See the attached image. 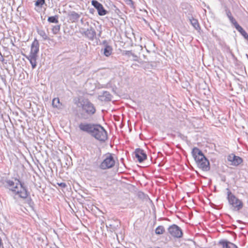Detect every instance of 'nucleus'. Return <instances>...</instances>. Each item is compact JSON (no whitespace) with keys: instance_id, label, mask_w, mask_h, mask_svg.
<instances>
[{"instance_id":"2eb2a0df","label":"nucleus","mask_w":248,"mask_h":248,"mask_svg":"<svg viewBox=\"0 0 248 248\" xmlns=\"http://www.w3.org/2000/svg\"><path fill=\"white\" fill-rule=\"evenodd\" d=\"M112 96L108 91H104L102 93L99 95L98 98L100 100L108 101L111 100Z\"/></svg>"},{"instance_id":"a878e982","label":"nucleus","mask_w":248,"mask_h":248,"mask_svg":"<svg viewBox=\"0 0 248 248\" xmlns=\"http://www.w3.org/2000/svg\"><path fill=\"white\" fill-rule=\"evenodd\" d=\"M92 5L96 9L100 7V6L102 5L100 3H99L98 1L96 0H93L91 2Z\"/></svg>"},{"instance_id":"f03ea898","label":"nucleus","mask_w":248,"mask_h":248,"mask_svg":"<svg viewBox=\"0 0 248 248\" xmlns=\"http://www.w3.org/2000/svg\"><path fill=\"white\" fill-rule=\"evenodd\" d=\"M15 180L17 181L16 183V186L14 187L10 188V190L14 193L15 196L18 195L20 198L23 199L27 198L30 195V193L24 182L16 178H15Z\"/></svg>"},{"instance_id":"473e14b6","label":"nucleus","mask_w":248,"mask_h":248,"mask_svg":"<svg viewBox=\"0 0 248 248\" xmlns=\"http://www.w3.org/2000/svg\"><path fill=\"white\" fill-rule=\"evenodd\" d=\"M231 248H238L237 246L231 242Z\"/></svg>"},{"instance_id":"c85d7f7f","label":"nucleus","mask_w":248,"mask_h":248,"mask_svg":"<svg viewBox=\"0 0 248 248\" xmlns=\"http://www.w3.org/2000/svg\"><path fill=\"white\" fill-rule=\"evenodd\" d=\"M231 22L234 26L236 29L237 28V26H240L236 21V20L232 17L230 19Z\"/></svg>"},{"instance_id":"dca6fc26","label":"nucleus","mask_w":248,"mask_h":248,"mask_svg":"<svg viewBox=\"0 0 248 248\" xmlns=\"http://www.w3.org/2000/svg\"><path fill=\"white\" fill-rule=\"evenodd\" d=\"M2 183L5 188H8L9 189L15 186V183L13 180L8 178H5L4 179Z\"/></svg>"},{"instance_id":"7ed1b4c3","label":"nucleus","mask_w":248,"mask_h":248,"mask_svg":"<svg viewBox=\"0 0 248 248\" xmlns=\"http://www.w3.org/2000/svg\"><path fill=\"white\" fill-rule=\"evenodd\" d=\"M39 51V43L38 41L36 39H35L31 44L29 55H24L26 58L29 61L32 69H34L37 65L36 60Z\"/></svg>"},{"instance_id":"f3484780","label":"nucleus","mask_w":248,"mask_h":248,"mask_svg":"<svg viewBox=\"0 0 248 248\" xmlns=\"http://www.w3.org/2000/svg\"><path fill=\"white\" fill-rule=\"evenodd\" d=\"M122 54L123 56H127L128 57H130L131 56H132L134 58V61H137L138 56L134 53H133L131 51L123 50L122 52Z\"/></svg>"},{"instance_id":"f8f14e48","label":"nucleus","mask_w":248,"mask_h":248,"mask_svg":"<svg viewBox=\"0 0 248 248\" xmlns=\"http://www.w3.org/2000/svg\"><path fill=\"white\" fill-rule=\"evenodd\" d=\"M135 156L139 162L141 163L147 158V155L144 151L140 148L136 149L135 152Z\"/></svg>"},{"instance_id":"393cba45","label":"nucleus","mask_w":248,"mask_h":248,"mask_svg":"<svg viewBox=\"0 0 248 248\" xmlns=\"http://www.w3.org/2000/svg\"><path fill=\"white\" fill-rule=\"evenodd\" d=\"M45 3V0H37L35 1V5L39 8H42L43 5Z\"/></svg>"},{"instance_id":"5701e85b","label":"nucleus","mask_w":248,"mask_h":248,"mask_svg":"<svg viewBox=\"0 0 248 248\" xmlns=\"http://www.w3.org/2000/svg\"><path fill=\"white\" fill-rule=\"evenodd\" d=\"M58 18V16H49L48 17L47 21L50 23H58L59 22Z\"/></svg>"},{"instance_id":"c9c22d12","label":"nucleus","mask_w":248,"mask_h":248,"mask_svg":"<svg viewBox=\"0 0 248 248\" xmlns=\"http://www.w3.org/2000/svg\"><path fill=\"white\" fill-rule=\"evenodd\" d=\"M80 22H81L82 23H83V18H82V19L80 20Z\"/></svg>"},{"instance_id":"e433bc0d","label":"nucleus","mask_w":248,"mask_h":248,"mask_svg":"<svg viewBox=\"0 0 248 248\" xmlns=\"http://www.w3.org/2000/svg\"><path fill=\"white\" fill-rule=\"evenodd\" d=\"M93 9H90V13H92V11H93Z\"/></svg>"},{"instance_id":"ddd939ff","label":"nucleus","mask_w":248,"mask_h":248,"mask_svg":"<svg viewBox=\"0 0 248 248\" xmlns=\"http://www.w3.org/2000/svg\"><path fill=\"white\" fill-rule=\"evenodd\" d=\"M103 44L105 45L104 49H102L101 51L103 52V54L106 57H109L112 53V47L108 45L106 40L103 42Z\"/></svg>"},{"instance_id":"a211bd4d","label":"nucleus","mask_w":248,"mask_h":248,"mask_svg":"<svg viewBox=\"0 0 248 248\" xmlns=\"http://www.w3.org/2000/svg\"><path fill=\"white\" fill-rule=\"evenodd\" d=\"M37 32L38 34L42 37L43 40H46L48 39V37L44 30L38 29L37 30Z\"/></svg>"},{"instance_id":"4468645a","label":"nucleus","mask_w":248,"mask_h":248,"mask_svg":"<svg viewBox=\"0 0 248 248\" xmlns=\"http://www.w3.org/2000/svg\"><path fill=\"white\" fill-rule=\"evenodd\" d=\"M68 17L71 22H77L78 21L80 15L75 11H72L68 14Z\"/></svg>"},{"instance_id":"9b49d317","label":"nucleus","mask_w":248,"mask_h":248,"mask_svg":"<svg viewBox=\"0 0 248 248\" xmlns=\"http://www.w3.org/2000/svg\"><path fill=\"white\" fill-rule=\"evenodd\" d=\"M85 36L90 40L93 41L96 36V33L93 27H90L84 32Z\"/></svg>"},{"instance_id":"f704fd0d","label":"nucleus","mask_w":248,"mask_h":248,"mask_svg":"<svg viewBox=\"0 0 248 248\" xmlns=\"http://www.w3.org/2000/svg\"><path fill=\"white\" fill-rule=\"evenodd\" d=\"M140 195H144V194L142 192L139 193V196H140Z\"/></svg>"},{"instance_id":"423d86ee","label":"nucleus","mask_w":248,"mask_h":248,"mask_svg":"<svg viewBox=\"0 0 248 248\" xmlns=\"http://www.w3.org/2000/svg\"><path fill=\"white\" fill-rule=\"evenodd\" d=\"M91 135L95 139L100 141L104 142L108 139L107 131L100 124H95Z\"/></svg>"},{"instance_id":"f257e3e1","label":"nucleus","mask_w":248,"mask_h":248,"mask_svg":"<svg viewBox=\"0 0 248 248\" xmlns=\"http://www.w3.org/2000/svg\"><path fill=\"white\" fill-rule=\"evenodd\" d=\"M191 154L198 168L204 171L210 170V162L201 150L197 147H194Z\"/></svg>"},{"instance_id":"bb28decb","label":"nucleus","mask_w":248,"mask_h":248,"mask_svg":"<svg viewBox=\"0 0 248 248\" xmlns=\"http://www.w3.org/2000/svg\"><path fill=\"white\" fill-rule=\"evenodd\" d=\"M60 30V25H56L53 27L52 31L53 34H56L58 33Z\"/></svg>"},{"instance_id":"4be33fe9","label":"nucleus","mask_w":248,"mask_h":248,"mask_svg":"<svg viewBox=\"0 0 248 248\" xmlns=\"http://www.w3.org/2000/svg\"><path fill=\"white\" fill-rule=\"evenodd\" d=\"M97 11L98 14L100 16H105L108 13V11L104 9L102 4L100 6L98 10H97Z\"/></svg>"},{"instance_id":"2f4dec72","label":"nucleus","mask_w":248,"mask_h":248,"mask_svg":"<svg viewBox=\"0 0 248 248\" xmlns=\"http://www.w3.org/2000/svg\"><path fill=\"white\" fill-rule=\"evenodd\" d=\"M58 185L62 188H65L67 186L66 184L65 183H58Z\"/></svg>"},{"instance_id":"c756f323","label":"nucleus","mask_w":248,"mask_h":248,"mask_svg":"<svg viewBox=\"0 0 248 248\" xmlns=\"http://www.w3.org/2000/svg\"><path fill=\"white\" fill-rule=\"evenodd\" d=\"M124 1L127 5H128L131 7L133 5V2L132 0H124Z\"/></svg>"},{"instance_id":"6e6552de","label":"nucleus","mask_w":248,"mask_h":248,"mask_svg":"<svg viewBox=\"0 0 248 248\" xmlns=\"http://www.w3.org/2000/svg\"><path fill=\"white\" fill-rule=\"evenodd\" d=\"M168 230L169 233L173 237L181 238L183 236L181 229L177 225L173 224L170 226Z\"/></svg>"},{"instance_id":"412c9836","label":"nucleus","mask_w":248,"mask_h":248,"mask_svg":"<svg viewBox=\"0 0 248 248\" xmlns=\"http://www.w3.org/2000/svg\"><path fill=\"white\" fill-rule=\"evenodd\" d=\"M236 29L243 36L245 39H248V34L240 26H237V28Z\"/></svg>"},{"instance_id":"0eeeda50","label":"nucleus","mask_w":248,"mask_h":248,"mask_svg":"<svg viewBox=\"0 0 248 248\" xmlns=\"http://www.w3.org/2000/svg\"><path fill=\"white\" fill-rule=\"evenodd\" d=\"M115 164L113 155L108 153L106 155L103 161L99 166V168L102 170L109 169L113 168Z\"/></svg>"},{"instance_id":"1a4fd4ad","label":"nucleus","mask_w":248,"mask_h":248,"mask_svg":"<svg viewBox=\"0 0 248 248\" xmlns=\"http://www.w3.org/2000/svg\"><path fill=\"white\" fill-rule=\"evenodd\" d=\"M95 124L92 123H80L78 127L79 129L83 132H86L90 134H91L93 129L94 128Z\"/></svg>"},{"instance_id":"9d476101","label":"nucleus","mask_w":248,"mask_h":248,"mask_svg":"<svg viewBox=\"0 0 248 248\" xmlns=\"http://www.w3.org/2000/svg\"><path fill=\"white\" fill-rule=\"evenodd\" d=\"M228 161L231 162V165L237 166L240 164L243 160L242 158L238 156L235 155L233 154L229 155L227 157Z\"/></svg>"},{"instance_id":"7c9ffc66","label":"nucleus","mask_w":248,"mask_h":248,"mask_svg":"<svg viewBox=\"0 0 248 248\" xmlns=\"http://www.w3.org/2000/svg\"><path fill=\"white\" fill-rule=\"evenodd\" d=\"M226 13L227 16L229 18V19L230 18H231V17H233L232 15V13H231V11L229 10H226Z\"/></svg>"},{"instance_id":"cd10ccee","label":"nucleus","mask_w":248,"mask_h":248,"mask_svg":"<svg viewBox=\"0 0 248 248\" xmlns=\"http://www.w3.org/2000/svg\"><path fill=\"white\" fill-rule=\"evenodd\" d=\"M60 103V100L58 98H55L53 99L52 104L54 107L57 108Z\"/></svg>"},{"instance_id":"72a5a7b5","label":"nucleus","mask_w":248,"mask_h":248,"mask_svg":"<svg viewBox=\"0 0 248 248\" xmlns=\"http://www.w3.org/2000/svg\"><path fill=\"white\" fill-rule=\"evenodd\" d=\"M101 33H102V31H99V33L98 34V36L99 37L101 36Z\"/></svg>"},{"instance_id":"6ab92c4d","label":"nucleus","mask_w":248,"mask_h":248,"mask_svg":"<svg viewBox=\"0 0 248 248\" xmlns=\"http://www.w3.org/2000/svg\"><path fill=\"white\" fill-rule=\"evenodd\" d=\"M219 244L222 246V248H231V242L225 240L219 241Z\"/></svg>"},{"instance_id":"20e7f679","label":"nucleus","mask_w":248,"mask_h":248,"mask_svg":"<svg viewBox=\"0 0 248 248\" xmlns=\"http://www.w3.org/2000/svg\"><path fill=\"white\" fill-rule=\"evenodd\" d=\"M81 107L82 111L80 114L82 119H88L96 112V109L93 104L88 100L83 101L82 103H81Z\"/></svg>"},{"instance_id":"b1692460","label":"nucleus","mask_w":248,"mask_h":248,"mask_svg":"<svg viewBox=\"0 0 248 248\" xmlns=\"http://www.w3.org/2000/svg\"><path fill=\"white\" fill-rule=\"evenodd\" d=\"M165 228L163 226H159L156 228L155 232L156 234H162L165 232Z\"/></svg>"},{"instance_id":"39448f33","label":"nucleus","mask_w":248,"mask_h":248,"mask_svg":"<svg viewBox=\"0 0 248 248\" xmlns=\"http://www.w3.org/2000/svg\"><path fill=\"white\" fill-rule=\"evenodd\" d=\"M227 200L229 204L232 206V210L238 211L243 206V202L233 194L229 188H227Z\"/></svg>"},{"instance_id":"aec40b11","label":"nucleus","mask_w":248,"mask_h":248,"mask_svg":"<svg viewBox=\"0 0 248 248\" xmlns=\"http://www.w3.org/2000/svg\"><path fill=\"white\" fill-rule=\"evenodd\" d=\"M190 23L193 27L197 30L200 29V26L197 19L192 18L190 19Z\"/></svg>"}]
</instances>
